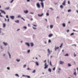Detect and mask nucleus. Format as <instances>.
I'll return each instance as SVG.
<instances>
[{
    "label": "nucleus",
    "mask_w": 78,
    "mask_h": 78,
    "mask_svg": "<svg viewBox=\"0 0 78 78\" xmlns=\"http://www.w3.org/2000/svg\"><path fill=\"white\" fill-rule=\"evenodd\" d=\"M44 66H45L44 67V69H47V68H48V65H47V62L45 63L44 64Z\"/></svg>",
    "instance_id": "1"
},
{
    "label": "nucleus",
    "mask_w": 78,
    "mask_h": 78,
    "mask_svg": "<svg viewBox=\"0 0 78 78\" xmlns=\"http://www.w3.org/2000/svg\"><path fill=\"white\" fill-rule=\"evenodd\" d=\"M66 0H65L62 3V5L63 6H65L66 5Z\"/></svg>",
    "instance_id": "2"
},
{
    "label": "nucleus",
    "mask_w": 78,
    "mask_h": 78,
    "mask_svg": "<svg viewBox=\"0 0 78 78\" xmlns=\"http://www.w3.org/2000/svg\"><path fill=\"white\" fill-rule=\"evenodd\" d=\"M37 7H38V8H40V4H39V3H37Z\"/></svg>",
    "instance_id": "3"
},
{
    "label": "nucleus",
    "mask_w": 78,
    "mask_h": 78,
    "mask_svg": "<svg viewBox=\"0 0 78 78\" xmlns=\"http://www.w3.org/2000/svg\"><path fill=\"white\" fill-rule=\"evenodd\" d=\"M25 44L27 45L28 46V47H30V44H29V43H27V42H25Z\"/></svg>",
    "instance_id": "4"
},
{
    "label": "nucleus",
    "mask_w": 78,
    "mask_h": 78,
    "mask_svg": "<svg viewBox=\"0 0 78 78\" xmlns=\"http://www.w3.org/2000/svg\"><path fill=\"white\" fill-rule=\"evenodd\" d=\"M48 53H49V54H50V53H51V52H52V51H50L49 49H48Z\"/></svg>",
    "instance_id": "5"
},
{
    "label": "nucleus",
    "mask_w": 78,
    "mask_h": 78,
    "mask_svg": "<svg viewBox=\"0 0 78 78\" xmlns=\"http://www.w3.org/2000/svg\"><path fill=\"white\" fill-rule=\"evenodd\" d=\"M57 49H59V47H56V46H55V51H56Z\"/></svg>",
    "instance_id": "6"
},
{
    "label": "nucleus",
    "mask_w": 78,
    "mask_h": 78,
    "mask_svg": "<svg viewBox=\"0 0 78 78\" xmlns=\"http://www.w3.org/2000/svg\"><path fill=\"white\" fill-rule=\"evenodd\" d=\"M0 11L2 12V13H3L4 14H6V13L5 12H4V11H3L2 10H0Z\"/></svg>",
    "instance_id": "7"
},
{
    "label": "nucleus",
    "mask_w": 78,
    "mask_h": 78,
    "mask_svg": "<svg viewBox=\"0 0 78 78\" xmlns=\"http://www.w3.org/2000/svg\"><path fill=\"white\" fill-rule=\"evenodd\" d=\"M43 15H44V14L43 13H42L40 15V14H38V16H39V17H42V16H43Z\"/></svg>",
    "instance_id": "8"
},
{
    "label": "nucleus",
    "mask_w": 78,
    "mask_h": 78,
    "mask_svg": "<svg viewBox=\"0 0 78 78\" xmlns=\"http://www.w3.org/2000/svg\"><path fill=\"white\" fill-rule=\"evenodd\" d=\"M10 17L12 20H13V19H14V16H10Z\"/></svg>",
    "instance_id": "9"
},
{
    "label": "nucleus",
    "mask_w": 78,
    "mask_h": 78,
    "mask_svg": "<svg viewBox=\"0 0 78 78\" xmlns=\"http://www.w3.org/2000/svg\"><path fill=\"white\" fill-rule=\"evenodd\" d=\"M52 36H53V34H50L49 35V37H51Z\"/></svg>",
    "instance_id": "10"
},
{
    "label": "nucleus",
    "mask_w": 78,
    "mask_h": 78,
    "mask_svg": "<svg viewBox=\"0 0 78 78\" xmlns=\"http://www.w3.org/2000/svg\"><path fill=\"white\" fill-rule=\"evenodd\" d=\"M64 62L62 61H60V64H64Z\"/></svg>",
    "instance_id": "11"
},
{
    "label": "nucleus",
    "mask_w": 78,
    "mask_h": 78,
    "mask_svg": "<svg viewBox=\"0 0 78 78\" xmlns=\"http://www.w3.org/2000/svg\"><path fill=\"white\" fill-rule=\"evenodd\" d=\"M15 22L16 23H19V20H16Z\"/></svg>",
    "instance_id": "12"
},
{
    "label": "nucleus",
    "mask_w": 78,
    "mask_h": 78,
    "mask_svg": "<svg viewBox=\"0 0 78 78\" xmlns=\"http://www.w3.org/2000/svg\"><path fill=\"white\" fill-rule=\"evenodd\" d=\"M30 45H31V47H33L34 45V44H33V43H31Z\"/></svg>",
    "instance_id": "13"
},
{
    "label": "nucleus",
    "mask_w": 78,
    "mask_h": 78,
    "mask_svg": "<svg viewBox=\"0 0 78 78\" xmlns=\"http://www.w3.org/2000/svg\"><path fill=\"white\" fill-rule=\"evenodd\" d=\"M24 13H25V14H27V13H28V10H27L26 11H24Z\"/></svg>",
    "instance_id": "14"
},
{
    "label": "nucleus",
    "mask_w": 78,
    "mask_h": 78,
    "mask_svg": "<svg viewBox=\"0 0 78 78\" xmlns=\"http://www.w3.org/2000/svg\"><path fill=\"white\" fill-rule=\"evenodd\" d=\"M62 25L63 27H66V24H65L64 23H62Z\"/></svg>",
    "instance_id": "15"
},
{
    "label": "nucleus",
    "mask_w": 78,
    "mask_h": 78,
    "mask_svg": "<svg viewBox=\"0 0 78 78\" xmlns=\"http://www.w3.org/2000/svg\"><path fill=\"white\" fill-rule=\"evenodd\" d=\"M3 43L4 45H5V46H6L8 44L7 43H6L5 42H3Z\"/></svg>",
    "instance_id": "16"
},
{
    "label": "nucleus",
    "mask_w": 78,
    "mask_h": 78,
    "mask_svg": "<svg viewBox=\"0 0 78 78\" xmlns=\"http://www.w3.org/2000/svg\"><path fill=\"white\" fill-rule=\"evenodd\" d=\"M42 8H44V4L43 3H41Z\"/></svg>",
    "instance_id": "17"
},
{
    "label": "nucleus",
    "mask_w": 78,
    "mask_h": 78,
    "mask_svg": "<svg viewBox=\"0 0 78 78\" xmlns=\"http://www.w3.org/2000/svg\"><path fill=\"white\" fill-rule=\"evenodd\" d=\"M3 27L4 28H5L6 26V24H5V23H3Z\"/></svg>",
    "instance_id": "18"
},
{
    "label": "nucleus",
    "mask_w": 78,
    "mask_h": 78,
    "mask_svg": "<svg viewBox=\"0 0 78 78\" xmlns=\"http://www.w3.org/2000/svg\"><path fill=\"white\" fill-rule=\"evenodd\" d=\"M35 63L37 66H39V63H38V62H35Z\"/></svg>",
    "instance_id": "19"
},
{
    "label": "nucleus",
    "mask_w": 78,
    "mask_h": 78,
    "mask_svg": "<svg viewBox=\"0 0 78 78\" xmlns=\"http://www.w3.org/2000/svg\"><path fill=\"white\" fill-rule=\"evenodd\" d=\"M73 74L74 75H75V76H76V71L74 72Z\"/></svg>",
    "instance_id": "20"
},
{
    "label": "nucleus",
    "mask_w": 78,
    "mask_h": 78,
    "mask_svg": "<svg viewBox=\"0 0 78 78\" xmlns=\"http://www.w3.org/2000/svg\"><path fill=\"white\" fill-rule=\"evenodd\" d=\"M50 27L51 28H53V25H50Z\"/></svg>",
    "instance_id": "21"
},
{
    "label": "nucleus",
    "mask_w": 78,
    "mask_h": 78,
    "mask_svg": "<svg viewBox=\"0 0 78 78\" xmlns=\"http://www.w3.org/2000/svg\"><path fill=\"white\" fill-rule=\"evenodd\" d=\"M48 70L49 72H51V70L50 68H49Z\"/></svg>",
    "instance_id": "22"
},
{
    "label": "nucleus",
    "mask_w": 78,
    "mask_h": 78,
    "mask_svg": "<svg viewBox=\"0 0 78 78\" xmlns=\"http://www.w3.org/2000/svg\"><path fill=\"white\" fill-rule=\"evenodd\" d=\"M8 53L9 55V56L10 57V58H11V55H10V53H9V52H8Z\"/></svg>",
    "instance_id": "23"
},
{
    "label": "nucleus",
    "mask_w": 78,
    "mask_h": 78,
    "mask_svg": "<svg viewBox=\"0 0 78 78\" xmlns=\"http://www.w3.org/2000/svg\"><path fill=\"white\" fill-rule=\"evenodd\" d=\"M5 9H6V10H8L9 9V7H7V8H6Z\"/></svg>",
    "instance_id": "24"
},
{
    "label": "nucleus",
    "mask_w": 78,
    "mask_h": 78,
    "mask_svg": "<svg viewBox=\"0 0 78 78\" xmlns=\"http://www.w3.org/2000/svg\"><path fill=\"white\" fill-rule=\"evenodd\" d=\"M27 76V78H30V76Z\"/></svg>",
    "instance_id": "25"
},
{
    "label": "nucleus",
    "mask_w": 78,
    "mask_h": 78,
    "mask_svg": "<svg viewBox=\"0 0 78 78\" xmlns=\"http://www.w3.org/2000/svg\"><path fill=\"white\" fill-rule=\"evenodd\" d=\"M68 66L69 67H70V66H72V65H71V64H70V63H68Z\"/></svg>",
    "instance_id": "26"
},
{
    "label": "nucleus",
    "mask_w": 78,
    "mask_h": 78,
    "mask_svg": "<svg viewBox=\"0 0 78 78\" xmlns=\"http://www.w3.org/2000/svg\"><path fill=\"white\" fill-rule=\"evenodd\" d=\"M50 64L51 66H52V64H51V61L50 62Z\"/></svg>",
    "instance_id": "27"
},
{
    "label": "nucleus",
    "mask_w": 78,
    "mask_h": 78,
    "mask_svg": "<svg viewBox=\"0 0 78 78\" xmlns=\"http://www.w3.org/2000/svg\"><path fill=\"white\" fill-rule=\"evenodd\" d=\"M26 66H27V65H23V68H25V67H26Z\"/></svg>",
    "instance_id": "28"
},
{
    "label": "nucleus",
    "mask_w": 78,
    "mask_h": 78,
    "mask_svg": "<svg viewBox=\"0 0 78 78\" xmlns=\"http://www.w3.org/2000/svg\"><path fill=\"white\" fill-rule=\"evenodd\" d=\"M46 16H49V13H48V12H47L46 13Z\"/></svg>",
    "instance_id": "29"
},
{
    "label": "nucleus",
    "mask_w": 78,
    "mask_h": 78,
    "mask_svg": "<svg viewBox=\"0 0 78 78\" xmlns=\"http://www.w3.org/2000/svg\"><path fill=\"white\" fill-rule=\"evenodd\" d=\"M74 35V33H72L71 34L70 36H72V35Z\"/></svg>",
    "instance_id": "30"
},
{
    "label": "nucleus",
    "mask_w": 78,
    "mask_h": 78,
    "mask_svg": "<svg viewBox=\"0 0 78 78\" xmlns=\"http://www.w3.org/2000/svg\"><path fill=\"white\" fill-rule=\"evenodd\" d=\"M60 7L61 8H63V6H62V5H61L60 6Z\"/></svg>",
    "instance_id": "31"
},
{
    "label": "nucleus",
    "mask_w": 78,
    "mask_h": 78,
    "mask_svg": "<svg viewBox=\"0 0 78 78\" xmlns=\"http://www.w3.org/2000/svg\"><path fill=\"white\" fill-rule=\"evenodd\" d=\"M36 72V70H34L32 72V73H35Z\"/></svg>",
    "instance_id": "32"
},
{
    "label": "nucleus",
    "mask_w": 78,
    "mask_h": 78,
    "mask_svg": "<svg viewBox=\"0 0 78 78\" xmlns=\"http://www.w3.org/2000/svg\"><path fill=\"white\" fill-rule=\"evenodd\" d=\"M16 61H17V62H19V61H20V59L19 60V59H17Z\"/></svg>",
    "instance_id": "33"
},
{
    "label": "nucleus",
    "mask_w": 78,
    "mask_h": 78,
    "mask_svg": "<svg viewBox=\"0 0 78 78\" xmlns=\"http://www.w3.org/2000/svg\"><path fill=\"white\" fill-rule=\"evenodd\" d=\"M15 75L16 76H18V77H19V75L17 74H15Z\"/></svg>",
    "instance_id": "34"
},
{
    "label": "nucleus",
    "mask_w": 78,
    "mask_h": 78,
    "mask_svg": "<svg viewBox=\"0 0 78 78\" xmlns=\"http://www.w3.org/2000/svg\"><path fill=\"white\" fill-rule=\"evenodd\" d=\"M2 29L1 28H0V33H2V31H1V30H2Z\"/></svg>",
    "instance_id": "35"
},
{
    "label": "nucleus",
    "mask_w": 78,
    "mask_h": 78,
    "mask_svg": "<svg viewBox=\"0 0 78 78\" xmlns=\"http://www.w3.org/2000/svg\"><path fill=\"white\" fill-rule=\"evenodd\" d=\"M23 28H24V29H27V27H23Z\"/></svg>",
    "instance_id": "36"
},
{
    "label": "nucleus",
    "mask_w": 78,
    "mask_h": 78,
    "mask_svg": "<svg viewBox=\"0 0 78 78\" xmlns=\"http://www.w3.org/2000/svg\"><path fill=\"white\" fill-rule=\"evenodd\" d=\"M68 12H71V10L69 9L68 11Z\"/></svg>",
    "instance_id": "37"
},
{
    "label": "nucleus",
    "mask_w": 78,
    "mask_h": 78,
    "mask_svg": "<svg viewBox=\"0 0 78 78\" xmlns=\"http://www.w3.org/2000/svg\"><path fill=\"white\" fill-rule=\"evenodd\" d=\"M65 56H69V54H66L65 55Z\"/></svg>",
    "instance_id": "38"
},
{
    "label": "nucleus",
    "mask_w": 78,
    "mask_h": 78,
    "mask_svg": "<svg viewBox=\"0 0 78 78\" xmlns=\"http://www.w3.org/2000/svg\"><path fill=\"white\" fill-rule=\"evenodd\" d=\"M6 18H7L8 19V18H9V17H8V15L6 16Z\"/></svg>",
    "instance_id": "39"
},
{
    "label": "nucleus",
    "mask_w": 78,
    "mask_h": 78,
    "mask_svg": "<svg viewBox=\"0 0 78 78\" xmlns=\"http://www.w3.org/2000/svg\"><path fill=\"white\" fill-rule=\"evenodd\" d=\"M27 52L28 53H30V50H28L27 51Z\"/></svg>",
    "instance_id": "40"
},
{
    "label": "nucleus",
    "mask_w": 78,
    "mask_h": 78,
    "mask_svg": "<svg viewBox=\"0 0 78 78\" xmlns=\"http://www.w3.org/2000/svg\"><path fill=\"white\" fill-rule=\"evenodd\" d=\"M62 44L61 45V46H60V48L62 47Z\"/></svg>",
    "instance_id": "41"
},
{
    "label": "nucleus",
    "mask_w": 78,
    "mask_h": 78,
    "mask_svg": "<svg viewBox=\"0 0 78 78\" xmlns=\"http://www.w3.org/2000/svg\"><path fill=\"white\" fill-rule=\"evenodd\" d=\"M48 42H49V43H50V42H51V40H48Z\"/></svg>",
    "instance_id": "42"
},
{
    "label": "nucleus",
    "mask_w": 78,
    "mask_h": 78,
    "mask_svg": "<svg viewBox=\"0 0 78 78\" xmlns=\"http://www.w3.org/2000/svg\"><path fill=\"white\" fill-rule=\"evenodd\" d=\"M74 53V57H75V56H76V54H75V52Z\"/></svg>",
    "instance_id": "43"
},
{
    "label": "nucleus",
    "mask_w": 78,
    "mask_h": 78,
    "mask_svg": "<svg viewBox=\"0 0 78 78\" xmlns=\"http://www.w3.org/2000/svg\"><path fill=\"white\" fill-rule=\"evenodd\" d=\"M22 19H23V20H24V21H25V19H24L23 18H21Z\"/></svg>",
    "instance_id": "44"
},
{
    "label": "nucleus",
    "mask_w": 78,
    "mask_h": 78,
    "mask_svg": "<svg viewBox=\"0 0 78 78\" xmlns=\"http://www.w3.org/2000/svg\"><path fill=\"white\" fill-rule=\"evenodd\" d=\"M55 67H54V68H53V70H54V71L55 70Z\"/></svg>",
    "instance_id": "45"
},
{
    "label": "nucleus",
    "mask_w": 78,
    "mask_h": 78,
    "mask_svg": "<svg viewBox=\"0 0 78 78\" xmlns=\"http://www.w3.org/2000/svg\"><path fill=\"white\" fill-rule=\"evenodd\" d=\"M33 29H34V30H35V29H36V27H33Z\"/></svg>",
    "instance_id": "46"
},
{
    "label": "nucleus",
    "mask_w": 78,
    "mask_h": 78,
    "mask_svg": "<svg viewBox=\"0 0 78 78\" xmlns=\"http://www.w3.org/2000/svg\"><path fill=\"white\" fill-rule=\"evenodd\" d=\"M13 1H14V0H12L11 1L10 3H12V2H13Z\"/></svg>",
    "instance_id": "47"
},
{
    "label": "nucleus",
    "mask_w": 78,
    "mask_h": 78,
    "mask_svg": "<svg viewBox=\"0 0 78 78\" xmlns=\"http://www.w3.org/2000/svg\"><path fill=\"white\" fill-rule=\"evenodd\" d=\"M7 69H8V70H9V69H10V68H9V67H8L7 68Z\"/></svg>",
    "instance_id": "48"
},
{
    "label": "nucleus",
    "mask_w": 78,
    "mask_h": 78,
    "mask_svg": "<svg viewBox=\"0 0 78 78\" xmlns=\"http://www.w3.org/2000/svg\"><path fill=\"white\" fill-rule=\"evenodd\" d=\"M44 0H42V1H41V3H43V1Z\"/></svg>",
    "instance_id": "49"
},
{
    "label": "nucleus",
    "mask_w": 78,
    "mask_h": 78,
    "mask_svg": "<svg viewBox=\"0 0 78 78\" xmlns=\"http://www.w3.org/2000/svg\"><path fill=\"white\" fill-rule=\"evenodd\" d=\"M20 30V29H18L17 30V31H19Z\"/></svg>",
    "instance_id": "50"
},
{
    "label": "nucleus",
    "mask_w": 78,
    "mask_h": 78,
    "mask_svg": "<svg viewBox=\"0 0 78 78\" xmlns=\"http://www.w3.org/2000/svg\"><path fill=\"white\" fill-rule=\"evenodd\" d=\"M67 33H69V30H67Z\"/></svg>",
    "instance_id": "51"
},
{
    "label": "nucleus",
    "mask_w": 78,
    "mask_h": 78,
    "mask_svg": "<svg viewBox=\"0 0 78 78\" xmlns=\"http://www.w3.org/2000/svg\"><path fill=\"white\" fill-rule=\"evenodd\" d=\"M18 18H20H20L21 17L20 15H19V16H18Z\"/></svg>",
    "instance_id": "52"
},
{
    "label": "nucleus",
    "mask_w": 78,
    "mask_h": 78,
    "mask_svg": "<svg viewBox=\"0 0 78 78\" xmlns=\"http://www.w3.org/2000/svg\"><path fill=\"white\" fill-rule=\"evenodd\" d=\"M27 70H31V69H30L29 68H27Z\"/></svg>",
    "instance_id": "53"
},
{
    "label": "nucleus",
    "mask_w": 78,
    "mask_h": 78,
    "mask_svg": "<svg viewBox=\"0 0 78 78\" xmlns=\"http://www.w3.org/2000/svg\"><path fill=\"white\" fill-rule=\"evenodd\" d=\"M28 27H30V24H28Z\"/></svg>",
    "instance_id": "54"
},
{
    "label": "nucleus",
    "mask_w": 78,
    "mask_h": 78,
    "mask_svg": "<svg viewBox=\"0 0 78 78\" xmlns=\"http://www.w3.org/2000/svg\"><path fill=\"white\" fill-rule=\"evenodd\" d=\"M33 25V26H34V27H37V25Z\"/></svg>",
    "instance_id": "55"
},
{
    "label": "nucleus",
    "mask_w": 78,
    "mask_h": 78,
    "mask_svg": "<svg viewBox=\"0 0 78 78\" xmlns=\"http://www.w3.org/2000/svg\"><path fill=\"white\" fill-rule=\"evenodd\" d=\"M0 16L1 17H3V16H2L1 15V13H0Z\"/></svg>",
    "instance_id": "56"
},
{
    "label": "nucleus",
    "mask_w": 78,
    "mask_h": 78,
    "mask_svg": "<svg viewBox=\"0 0 78 78\" xmlns=\"http://www.w3.org/2000/svg\"><path fill=\"white\" fill-rule=\"evenodd\" d=\"M1 49H3V47L2 46H1Z\"/></svg>",
    "instance_id": "57"
},
{
    "label": "nucleus",
    "mask_w": 78,
    "mask_h": 78,
    "mask_svg": "<svg viewBox=\"0 0 78 78\" xmlns=\"http://www.w3.org/2000/svg\"><path fill=\"white\" fill-rule=\"evenodd\" d=\"M72 45H75V47H76V44H73Z\"/></svg>",
    "instance_id": "58"
},
{
    "label": "nucleus",
    "mask_w": 78,
    "mask_h": 78,
    "mask_svg": "<svg viewBox=\"0 0 78 78\" xmlns=\"http://www.w3.org/2000/svg\"><path fill=\"white\" fill-rule=\"evenodd\" d=\"M45 20H46V21L47 22V19H45Z\"/></svg>",
    "instance_id": "59"
},
{
    "label": "nucleus",
    "mask_w": 78,
    "mask_h": 78,
    "mask_svg": "<svg viewBox=\"0 0 78 78\" xmlns=\"http://www.w3.org/2000/svg\"><path fill=\"white\" fill-rule=\"evenodd\" d=\"M44 44H47V42L44 41Z\"/></svg>",
    "instance_id": "60"
},
{
    "label": "nucleus",
    "mask_w": 78,
    "mask_h": 78,
    "mask_svg": "<svg viewBox=\"0 0 78 78\" xmlns=\"http://www.w3.org/2000/svg\"><path fill=\"white\" fill-rule=\"evenodd\" d=\"M68 4H70V2L68 1Z\"/></svg>",
    "instance_id": "61"
},
{
    "label": "nucleus",
    "mask_w": 78,
    "mask_h": 78,
    "mask_svg": "<svg viewBox=\"0 0 78 78\" xmlns=\"http://www.w3.org/2000/svg\"><path fill=\"white\" fill-rule=\"evenodd\" d=\"M46 60H44V62H46Z\"/></svg>",
    "instance_id": "62"
},
{
    "label": "nucleus",
    "mask_w": 78,
    "mask_h": 78,
    "mask_svg": "<svg viewBox=\"0 0 78 78\" xmlns=\"http://www.w3.org/2000/svg\"><path fill=\"white\" fill-rule=\"evenodd\" d=\"M8 22H9V20L8 19V20H7Z\"/></svg>",
    "instance_id": "63"
},
{
    "label": "nucleus",
    "mask_w": 78,
    "mask_h": 78,
    "mask_svg": "<svg viewBox=\"0 0 78 78\" xmlns=\"http://www.w3.org/2000/svg\"><path fill=\"white\" fill-rule=\"evenodd\" d=\"M76 69H77V71H78V68H76Z\"/></svg>",
    "instance_id": "64"
}]
</instances>
